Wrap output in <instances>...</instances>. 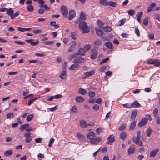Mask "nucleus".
<instances>
[{
	"label": "nucleus",
	"mask_w": 160,
	"mask_h": 160,
	"mask_svg": "<svg viewBox=\"0 0 160 160\" xmlns=\"http://www.w3.org/2000/svg\"><path fill=\"white\" fill-rule=\"evenodd\" d=\"M79 28L82 31L83 33H88L90 31V28L86 22H82L80 23Z\"/></svg>",
	"instance_id": "1"
},
{
	"label": "nucleus",
	"mask_w": 160,
	"mask_h": 160,
	"mask_svg": "<svg viewBox=\"0 0 160 160\" xmlns=\"http://www.w3.org/2000/svg\"><path fill=\"white\" fill-rule=\"evenodd\" d=\"M137 136L135 138L133 137L132 138L133 142L136 144L140 146H142L143 145L142 142L140 140L141 131H138L137 132Z\"/></svg>",
	"instance_id": "2"
},
{
	"label": "nucleus",
	"mask_w": 160,
	"mask_h": 160,
	"mask_svg": "<svg viewBox=\"0 0 160 160\" xmlns=\"http://www.w3.org/2000/svg\"><path fill=\"white\" fill-rule=\"evenodd\" d=\"M148 63L149 64H153L155 67L160 66V60L158 59L155 60L150 59L148 61Z\"/></svg>",
	"instance_id": "3"
},
{
	"label": "nucleus",
	"mask_w": 160,
	"mask_h": 160,
	"mask_svg": "<svg viewBox=\"0 0 160 160\" xmlns=\"http://www.w3.org/2000/svg\"><path fill=\"white\" fill-rule=\"evenodd\" d=\"M61 11L62 15L65 18L67 17L68 15V10L66 6L62 5L61 8Z\"/></svg>",
	"instance_id": "4"
},
{
	"label": "nucleus",
	"mask_w": 160,
	"mask_h": 160,
	"mask_svg": "<svg viewBox=\"0 0 160 160\" xmlns=\"http://www.w3.org/2000/svg\"><path fill=\"white\" fill-rule=\"evenodd\" d=\"M25 42L28 43H30L31 45L37 46L39 43V41L38 40L28 39L26 40Z\"/></svg>",
	"instance_id": "5"
},
{
	"label": "nucleus",
	"mask_w": 160,
	"mask_h": 160,
	"mask_svg": "<svg viewBox=\"0 0 160 160\" xmlns=\"http://www.w3.org/2000/svg\"><path fill=\"white\" fill-rule=\"evenodd\" d=\"M95 70H93L91 71L84 72V73L83 76H82V79H85L88 78V77L93 75L95 73Z\"/></svg>",
	"instance_id": "6"
},
{
	"label": "nucleus",
	"mask_w": 160,
	"mask_h": 160,
	"mask_svg": "<svg viewBox=\"0 0 160 160\" xmlns=\"http://www.w3.org/2000/svg\"><path fill=\"white\" fill-rule=\"evenodd\" d=\"M69 13V15L68 16V19L69 20H71L76 16V12L73 9H72L70 10Z\"/></svg>",
	"instance_id": "7"
},
{
	"label": "nucleus",
	"mask_w": 160,
	"mask_h": 160,
	"mask_svg": "<svg viewBox=\"0 0 160 160\" xmlns=\"http://www.w3.org/2000/svg\"><path fill=\"white\" fill-rule=\"evenodd\" d=\"M148 119L146 118H143L141 121L138 123V126L141 127L146 125L148 122Z\"/></svg>",
	"instance_id": "8"
},
{
	"label": "nucleus",
	"mask_w": 160,
	"mask_h": 160,
	"mask_svg": "<svg viewBox=\"0 0 160 160\" xmlns=\"http://www.w3.org/2000/svg\"><path fill=\"white\" fill-rule=\"evenodd\" d=\"M84 59L82 58L81 57L79 56L74 59L73 62L75 63H82L85 62Z\"/></svg>",
	"instance_id": "9"
},
{
	"label": "nucleus",
	"mask_w": 160,
	"mask_h": 160,
	"mask_svg": "<svg viewBox=\"0 0 160 160\" xmlns=\"http://www.w3.org/2000/svg\"><path fill=\"white\" fill-rule=\"evenodd\" d=\"M87 18L85 14L82 11L80 14V16L79 19V22H84L86 19Z\"/></svg>",
	"instance_id": "10"
},
{
	"label": "nucleus",
	"mask_w": 160,
	"mask_h": 160,
	"mask_svg": "<svg viewBox=\"0 0 160 160\" xmlns=\"http://www.w3.org/2000/svg\"><path fill=\"white\" fill-rule=\"evenodd\" d=\"M108 141L107 142L108 144L112 145V143L114 142L115 141L114 137L113 135H111L108 138Z\"/></svg>",
	"instance_id": "11"
},
{
	"label": "nucleus",
	"mask_w": 160,
	"mask_h": 160,
	"mask_svg": "<svg viewBox=\"0 0 160 160\" xmlns=\"http://www.w3.org/2000/svg\"><path fill=\"white\" fill-rule=\"evenodd\" d=\"M102 139L98 137L96 138H93L90 140V142L94 144H97L98 142L102 141Z\"/></svg>",
	"instance_id": "12"
},
{
	"label": "nucleus",
	"mask_w": 160,
	"mask_h": 160,
	"mask_svg": "<svg viewBox=\"0 0 160 160\" xmlns=\"http://www.w3.org/2000/svg\"><path fill=\"white\" fill-rule=\"evenodd\" d=\"M86 52V50L82 48H80L78 51V55L81 56L84 55Z\"/></svg>",
	"instance_id": "13"
},
{
	"label": "nucleus",
	"mask_w": 160,
	"mask_h": 160,
	"mask_svg": "<svg viewBox=\"0 0 160 160\" xmlns=\"http://www.w3.org/2000/svg\"><path fill=\"white\" fill-rule=\"evenodd\" d=\"M88 126L86 121L81 120L80 121V126L81 128H86Z\"/></svg>",
	"instance_id": "14"
},
{
	"label": "nucleus",
	"mask_w": 160,
	"mask_h": 160,
	"mask_svg": "<svg viewBox=\"0 0 160 160\" xmlns=\"http://www.w3.org/2000/svg\"><path fill=\"white\" fill-rule=\"evenodd\" d=\"M59 77L62 79H65L67 77L66 70L62 71L59 75Z\"/></svg>",
	"instance_id": "15"
},
{
	"label": "nucleus",
	"mask_w": 160,
	"mask_h": 160,
	"mask_svg": "<svg viewBox=\"0 0 160 160\" xmlns=\"http://www.w3.org/2000/svg\"><path fill=\"white\" fill-rule=\"evenodd\" d=\"M159 149L158 148L152 150L150 153V156L151 157H155Z\"/></svg>",
	"instance_id": "16"
},
{
	"label": "nucleus",
	"mask_w": 160,
	"mask_h": 160,
	"mask_svg": "<svg viewBox=\"0 0 160 160\" xmlns=\"http://www.w3.org/2000/svg\"><path fill=\"white\" fill-rule=\"evenodd\" d=\"M75 101L77 102H83L85 99L81 96H78L76 97Z\"/></svg>",
	"instance_id": "17"
},
{
	"label": "nucleus",
	"mask_w": 160,
	"mask_h": 160,
	"mask_svg": "<svg viewBox=\"0 0 160 160\" xmlns=\"http://www.w3.org/2000/svg\"><path fill=\"white\" fill-rule=\"evenodd\" d=\"M95 133L94 132H89L87 135V138L90 139V140L91 139L93 138V137H95Z\"/></svg>",
	"instance_id": "18"
},
{
	"label": "nucleus",
	"mask_w": 160,
	"mask_h": 160,
	"mask_svg": "<svg viewBox=\"0 0 160 160\" xmlns=\"http://www.w3.org/2000/svg\"><path fill=\"white\" fill-rule=\"evenodd\" d=\"M6 13L11 18L12 16L13 13V10L11 8H10L8 9L7 8V9Z\"/></svg>",
	"instance_id": "19"
},
{
	"label": "nucleus",
	"mask_w": 160,
	"mask_h": 160,
	"mask_svg": "<svg viewBox=\"0 0 160 160\" xmlns=\"http://www.w3.org/2000/svg\"><path fill=\"white\" fill-rule=\"evenodd\" d=\"M79 67V65L78 64H74L71 65L69 68L71 70H74Z\"/></svg>",
	"instance_id": "20"
},
{
	"label": "nucleus",
	"mask_w": 160,
	"mask_h": 160,
	"mask_svg": "<svg viewBox=\"0 0 160 160\" xmlns=\"http://www.w3.org/2000/svg\"><path fill=\"white\" fill-rule=\"evenodd\" d=\"M78 92L82 95H85L87 93V92L85 89L80 88L78 89Z\"/></svg>",
	"instance_id": "21"
},
{
	"label": "nucleus",
	"mask_w": 160,
	"mask_h": 160,
	"mask_svg": "<svg viewBox=\"0 0 160 160\" xmlns=\"http://www.w3.org/2000/svg\"><path fill=\"white\" fill-rule=\"evenodd\" d=\"M140 104L137 101H135L132 103V108H136L140 107Z\"/></svg>",
	"instance_id": "22"
},
{
	"label": "nucleus",
	"mask_w": 160,
	"mask_h": 160,
	"mask_svg": "<svg viewBox=\"0 0 160 160\" xmlns=\"http://www.w3.org/2000/svg\"><path fill=\"white\" fill-rule=\"evenodd\" d=\"M97 34L98 36H101L103 34V31L98 28H96L95 29Z\"/></svg>",
	"instance_id": "23"
},
{
	"label": "nucleus",
	"mask_w": 160,
	"mask_h": 160,
	"mask_svg": "<svg viewBox=\"0 0 160 160\" xmlns=\"http://www.w3.org/2000/svg\"><path fill=\"white\" fill-rule=\"evenodd\" d=\"M137 112L135 111H133L131 114L130 118V120H132L135 119L137 115Z\"/></svg>",
	"instance_id": "24"
},
{
	"label": "nucleus",
	"mask_w": 160,
	"mask_h": 160,
	"mask_svg": "<svg viewBox=\"0 0 160 160\" xmlns=\"http://www.w3.org/2000/svg\"><path fill=\"white\" fill-rule=\"evenodd\" d=\"M102 41L101 40L98 39L95 41L94 44L96 46H100L102 44Z\"/></svg>",
	"instance_id": "25"
},
{
	"label": "nucleus",
	"mask_w": 160,
	"mask_h": 160,
	"mask_svg": "<svg viewBox=\"0 0 160 160\" xmlns=\"http://www.w3.org/2000/svg\"><path fill=\"white\" fill-rule=\"evenodd\" d=\"M77 111V108L75 105L73 106L70 110V112L72 113H76Z\"/></svg>",
	"instance_id": "26"
},
{
	"label": "nucleus",
	"mask_w": 160,
	"mask_h": 160,
	"mask_svg": "<svg viewBox=\"0 0 160 160\" xmlns=\"http://www.w3.org/2000/svg\"><path fill=\"white\" fill-rule=\"evenodd\" d=\"M136 122L135 121H133L132 122L129 128V130H134L136 126Z\"/></svg>",
	"instance_id": "27"
},
{
	"label": "nucleus",
	"mask_w": 160,
	"mask_h": 160,
	"mask_svg": "<svg viewBox=\"0 0 160 160\" xmlns=\"http://www.w3.org/2000/svg\"><path fill=\"white\" fill-rule=\"evenodd\" d=\"M71 37L73 39L75 40L78 37V35L76 31H73L71 32Z\"/></svg>",
	"instance_id": "28"
},
{
	"label": "nucleus",
	"mask_w": 160,
	"mask_h": 160,
	"mask_svg": "<svg viewBox=\"0 0 160 160\" xmlns=\"http://www.w3.org/2000/svg\"><path fill=\"white\" fill-rule=\"evenodd\" d=\"M135 148L131 146L128 149V153L129 155H130L133 153L134 151Z\"/></svg>",
	"instance_id": "29"
},
{
	"label": "nucleus",
	"mask_w": 160,
	"mask_h": 160,
	"mask_svg": "<svg viewBox=\"0 0 160 160\" xmlns=\"http://www.w3.org/2000/svg\"><path fill=\"white\" fill-rule=\"evenodd\" d=\"M107 5L111 6L113 7H115L116 6L117 4L115 2L112 1L108 2Z\"/></svg>",
	"instance_id": "30"
},
{
	"label": "nucleus",
	"mask_w": 160,
	"mask_h": 160,
	"mask_svg": "<svg viewBox=\"0 0 160 160\" xmlns=\"http://www.w3.org/2000/svg\"><path fill=\"white\" fill-rule=\"evenodd\" d=\"M127 136V134L125 132H123L120 134V138L123 140H124Z\"/></svg>",
	"instance_id": "31"
},
{
	"label": "nucleus",
	"mask_w": 160,
	"mask_h": 160,
	"mask_svg": "<svg viewBox=\"0 0 160 160\" xmlns=\"http://www.w3.org/2000/svg\"><path fill=\"white\" fill-rule=\"evenodd\" d=\"M105 46L108 48L109 49L112 48H113L112 44L111 42H106L105 43Z\"/></svg>",
	"instance_id": "32"
},
{
	"label": "nucleus",
	"mask_w": 160,
	"mask_h": 160,
	"mask_svg": "<svg viewBox=\"0 0 160 160\" xmlns=\"http://www.w3.org/2000/svg\"><path fill=\"white\" fill-rule=\"evenodd\" d=\"M152 130L150 127H148L147 130L146 136L147 137H149L151 134Z\"/></svg>",
	"instance_id": "33"
},
{
	"label": "nucleus",
	"mask_w": 160,
	"mask_h": 160,
	"mask_svg": "<svg viewBox=\"0 0 160 160\" xmlns=\"http://www.w3.org/2000/svg\"><path fill=\"white\" fill-rule=\"evenodd\" d=\"M29 126V124H25L22 125L20 127V129L21 130H23L24 129L27 128Z\"/></svg>",
	"instance_id": "34"
},
{
	"label": "nucleus",
	"mask_w": 160,
	"mask_h": 160,
	"mask_svg": "<svg viewBox=\"0 0 160 160\" xmlns=\"http://www.w3.org/2000/svg\"><path fill=\"white\" fill-rule=\"evenodd\" d=\"M128 13L129 15L132 16L135 14V11L134 9H130L128 11Z\"/></svg>",
	"instance_id": "35"
},
{
	"label": "nucleus",
	"mask_w": 160,
	"mask_h": 160,
	"mask_svg": "<svg viewBox=\"0 0 160 160\" xmlns=\"http://www.w3.org/2000/svg\"><path fill=\"white\" fill-rule=\"evenodd\" d=\"M58 105H56L55 107L53 108H48L47 109L48 112L52 111L54 112L57 109Z\"/></svg>",
	"instance_id": "36"
},
{
	"label": "nucleus",
	"mask_w": 160,
	"mask_h": 160,
	"mask_svg": "<svg viewBox=\"0 0 160 160\" xmlns=\"http://www.w3.org/2000/svg\"><path fill=\"white\" fill-rule=\"evenodd\" d=\"M13 153L12 150H9L6 151L4 153V155L5 156H9L12 154Z\"/></svg>",
	"instance_id": "37"
},
{
	"label": "nucleus",
	"mask_w": 160,
	"mask_h": 160,
	"mask_svg": "<svg viewBox=\"0 0 160 160\" xmlns=\"http://www.w3.org/2000/svg\"><path fill=\"white\" fill-rule=\"evenodd\" d=\"M108 0H100L99 3L103 5V6H107V4L108 2H107Z\"/></svg>",
	"instance_id": "38"
},
{
	"label": "nucleus",
	"mask_w": 160,
	"mask_h": 160,
	"mask_svg": "<svg viewBox=\"0 0 160 160\" xmlns=\"http://www.w3.org/2000/svg\"><path fill=\"white\" fill-rule=\"evenodd\" d=\"M98 52H92L91 55V58L92 59H95L97 57Z\"/></svg>",
	"instance_id": "39"
},
{
	"label": "nucleus",
	"mask_w": 160,
	"mask_h": 160,
	"mask_svg": "<svg viewBox=\"0 0 160 160\" xmlns=\"http://www.w3.org/2000/svg\"><path fill=\"white\" fill-rule=\"evenodd\" d=\"M38 98L37 97H35L34 98L30 99L28 101V106H29L30 105H31L32 103L35 101Z\"/></svg>",
	"instance_id": "40"
},
{
	"label": "nucleus",
	"mask_w": 160,
	"mask_h": 160,
	"mask_svg": "<svg viewBox=\"0 0 160 160\" xmlns=\"http://www.w3.org/2000/svg\"><path fill=\"white\" fill-rule=\"evenodd\" d=\"M83 48L84 49L86 50V52L88 51L91 48V45L89 44H86L83 47Z\"/></svg>",
	"instance_id": "41"
},
{
	"label": "nucleus",
	"mask_w": 160,
	"mask_h": 160,
	"mask_svg": "<svg viewBox=\"0 0 160 160\" xmlns=\"http://www.w3.org/2000/svg\"><path fill=\"white\" fill-rule=\"evenodd\" d=\"M103 30L105 32H110L112 30L111 28L109 26H107L103 28Z\"/></svg>",
	"instance_id": "42"
},
{
	"label": "nucleus",
	"mask_w": 160,
	"mask_h": 160,
	"mask_svg": "<svg viewBox=\"0 0 160 160\" xmlns=\"http://www.w3.org/2000/svg\"><path fill=\"white\" fill-rule=\"evenodd\" d=\"M126 128V124L125 123L122 124L118 128V129L120 131L124 130Z\"/></svg>",
	"instance_id": "43"
},
{
	"label": "nucleus",
	"mask_w": 160,
	"mask_h": 160,
	"mask_svg": "<svg viewBox=\"0 0 160 160\" xmlns=\"http://www.w3.org/2000/svg\"><path fill=\"white\" fill-rule=\"evenodd\" d=\"M33 6L31 5H28L27 7V10L30 12L32 11L33 10Z\"/></svg>",
	"instance_id": "44"
},
{
	"label": "nucleus",
	"mask_w": 160,
	"mask_h": 160,
	"mask_svg": "<svg viewBox=\"0 0 160 160\" xmlns=\"http://www.w3.org/2000/svg\"><path fill=\"white\" fill-rule=\"evenodd\" d=\"M39 7H42L44 8L45 10H46L49 11L50 10V8L48 7L46 4L40 5Z\"/></svg>",
	"instance_id": "45"
},
{
	"label": "nucleus",
	"mask_w": 160,
	"mask_h": 160,
	"mask_svg": "<svg viewBox=\"0 0 160 160\" xmlns=\"http://www.w3.org/2000/svg\"><path fill=\"white\" fill-rule=\"evenodd\" d=\"M55 139L53 138H50L49 143L48 145V146L49 147H52V144L54 142Z\"/></svg>",
	"instance_id": "46"
},
{
	"label": "nucleus",
	"mask_w": 160,
	"mask_h": 160,
	"mask_svg": "<svg viewBox=\"0 0 160 160\" xmlns=\"http://www.w3.org/2000/svg\"><path fill=\"white\" fill-rule=\"evenodd\" d=\"M88 95L90 98H93L95 95V93L93 91H90L88 92Z\"/></svg>",
	"instance_id": "47"
},
{
	"label": "nucleus",
	"mask_w": 160,
	"mask_h": 160,
	"mask_svg": "<svg viewBox=\"0 0 160 160\" xmlns=\"http://www.w3.org/2000/svg\"><path fill=\"white\" fill-rule=\"evenodd\" d=\"M33 117V115L30 114L26 118V120L28 121H30L32 120Z\"/></svg>",
	"instance_id": "48"
},
{
	"label": "nucleus",
	"mask_w": 160,
	"mask_h": 160,
	"mask_svg": "<svg viewBox=\"0 0 160 160\" xmlns=\"http://www.w3.org/2000/svg\"><path fill=\"white\" fill-rule=\"evenodd\" d=\"M77 137L80 140H82L83 138V136L80 133H77L76 134Z\"/></svg>",
	"instance_id": "49"
},
{
	"label": "nucleus",
	"mask_w": 160,
	"mask_h": 160,
	"mask_svg": "<svg viewBox=\"0 0 160 160\" xmlns=\"http://www.w3.org/2000/svg\"><path fill=\"white\" fill-rule=\"evenodd\" d=\"M78 56V53H76L70 55V59L71 60L76 57Z\"/></svg>",
	"instance_id": "50"
},
{
	"label": "nucleus",
	"mask_w": 160,
	"mask_h": 160,
	"mask_svg": "<svg viewBox=\"0 0 160 160\" xmlns=\"http://www.w3.org/2000/svg\"><path fill=\"white\" fill-rule=\"evenodd\" d=\"M109 59V58L108 57L106 58L105 59H102V61L100 62V64L105 63L108 61Z\"/></svg>",
	"instance_id": "51"
},
{
	"label": "nucleus",
	"mask_w": 160,
	"mask_h": 160,
	"mask_svg": "<svg viewBox=\"0 0 160 160\" xmlns=\"http://www.w3.org/2000/svg\"><path fill=\"white\" fill-rule=\"evenodd\" d=\"M19 14V12L18 11L17 12H15L14 14H13L12 16L11 17V19H13L14 18L17 17V16H18Z\"/></svg>",
	"instance_id": "52"
},
{
	"label": "nucleus",
	"mask_w": 160,
	"mask_h": 160,
	"mask_svg": "<svg viewBox=\"0 0 160 160\" xmlns=\"http://www.w3.org/2000/svg\"><path fill=\"white\" fill-rule=\"evenodd\" d=\"M14 115L13 113H10L6 115L7 118H13Z\"/></svg>",
	"instance_id": "53"
},
{
	"label": "nucleus",
	"mask_w": 160,
	"mask_h": 160,
	"mask_svg": "<svg viewBox=\"0 0 160 160\" xmlns=\"http://www.w3.org/2000/svg\"><path fill=\"white\" fill-rule=\"evenodd\" d=\"M102 131V128L101 127L98 128L96 129V132L98 134H99Z\"/></svg>",
	"instance_id": "54"
},
{
	"label": "nucleus",
	"mask_w": 160,
	"mask_h": 160,
	"mask_svg": "<svg viewBox=\"0 0 160 160\" xmlns=\"http://www.w3.org/2000/svg\"><path fill=\"white\" fill-rule=\"evenodd\" d=\"M135 32L138 37L140 36L139 30L138 28H136L135 30Z\"/></svg>",
	"instance_id": "55"
},
{
	"label": "nucleus",
	"mask_w": 160,
	"mask_h": 160,
	"mask_svg": "<svg viewBox=\"0 0 160 160\" xmlns=\"http://www.w3.org/2000/svg\"><path fill=\"white\" fill-rule=\"evenodd\" d=\"M123 106L124 107L127 108H130L132 107V104H130L128 103L124 104Z\"/></svg>",
	"instance_id": "56"
},
{
	"label": "nucleus",
	"mask_w": 160,
	"mask_h": 160,
	"mask_svg": "<svg viewBox=\"0 0 160 160\" xmlns=\"http://www.w3.org/2000/svg\"><path fill=\"white\" fill-rule=\"evenodd\" d=\"M102 102V100L100 98H98L96 99L95 102L98 104H101Z\"/></svg>",
	"instance_id": "57"
},
{
	"label": "nucleus",
	"mask_w": 160,
	"mask_h": 160,
	"mask_svg": "<svg viewBox=\"0 0 160 160\" xmlns=\"http://www.w3.org/2000/svg\"><path fill=\"white\" fill-rule=\"evenodd\" d=\"M98 50V48L96 47H93L91 50L92 52H98L97 51Z\"/></svg>",
	"instance_id": "58"
},
{
	"label": "nucleus",
	"mask_w": 160,
	"mask_h": 160,
	"mask_svg": "<svg viewBox=\"0 0 160 160\" xmlns=\"http://www.w3.org/2000/svg\"><path fill=\"white\" fill-rule=\"evenodd\" d=\"M32 140V137H29L28 138H26L25 141L26 142L28 143L31 142Z\"/></svg>",
	"instance_id": "59"
},
{
	"label": "nucleus",
	"mask_w": 160,
	"mask_h": 160,
	"mask_svg": "<svg viewBox=\"0 0 160 160\" xmlns=\"http://www.w3.org/2000/svg\"><path fill=\"white\" fill-rule=\"evenodd\" d=\"M143 12H138L137 15V18H141Z\"/></svg>",
	"instance_id": "60"
},
{
	"label": "nucleus",
	"mask_w": 160,
	"mask_h": 160,
	"mask_svg": "<svg viewBox=\"0 0 160 160\" xmlns=\"http://www.w3.org/2000/svg\"><path fill=\"white\" fill-rule=\"evenodd\" d=\"M42 30L41 29H38L37 30H33L32 32L35 34H38L42 32Z\"/></svg>",
	"instance_id": "61"
},
{
	"label": "nucleus",
	"mask_w": 160,
	"mask_h": 160,
	"mask_svg": "<svg viewBox=\"0 0 160 160\" xmlns=\"http://www.w3.org/2000/svg\"><path fill=\"white\" fill-rule=\"evenodd\" d=\"M154 17L155 18L157 19L160 22V14H156L154 15Z\"/></svg>",
	"instance_id": "62"
},
{
	"label": "nucleus",
	"mask_w": 160,
	"mask_h": 160,
	"mask_svg": "<svg viewBox=\"0 0 160 160\" xmlns=\"http://www.w3.org/2000/svg\"><path fill=\"white\" fill-rule=\"evenodd\" d=\"M93 109L96 111L99 110V107L98 105L97 104H95L92 107Z\"/></svg>",
	"instance_id": "63"
},
{
	"label": "nucleus",
	"mask_w": 160,
	"mask_h": 160,
	"mask_svg": "<svg viewBox=\"0 0 160 160\" xmlns=\"http://www.w3.org/2000/svg\"><path fill=\"white\" fill-rule=\"evenodd\" d=\"M158 113V110L157 108H155L153 111V114L154 116H156Z\"/></svg>",
	"instance_id": "64"
}]
</instances>
